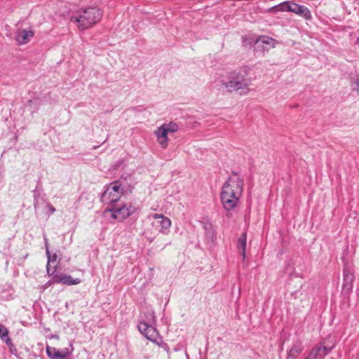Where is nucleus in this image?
Instances as JSON below:
<instances>
[{
	"mask_svg": "<svg viewBox=\"0 0 359 359\" xmlns=\"http://www.w3.org/2000/svg\"><path fill=\"white\" fill-rule=\"evenodd\" d=\"M243 191V180L237 175L230 177L224 184L220 194V200L226 217H231V211L237 207Z\"/></svg>",
	"mask_w": 359,
	"mask_h": 359,
	"instance_id": "f257e3e1",
	"label": "nucleus"
},
{
	"mask_svg": "<svg viewBox=\"0 0 359 359\" xmlns=\"http://www.w3.org/2000/svg\"><path fill=\"white\" fill-rule=\"evenodd\" d=\"M252 79L244 70L233 71L229 73L227 80L219 79V83L229 93L238 92L241 95L249 93Z\"/></svg>",
	"mask_w": 359,
	"mask_h": 359,
	"instance_id": "f03ea898",
	"label": "nucleus"
},
{
	"mask_svg": "<svg viewBox=\"0 0 359 359\" xmlns=\"http://www.w3.org/2000/svg\"><path fill=\"white\" fill-rule=\"evenodd\" d=\"M156 319L154 311L149 310L144 313V317L138 324V330L140 333L148 340L155 343L164 348L168 347L167 344L163 343L162 337H160L156 328Z\"/></svg>",
	"mask_w": 359,
	"mask_h": 359,
	"instance_id": "7ed1b4c3",
	"label": "nucleus"
},
{
	"mask_svg": "<svg viewBox=\"0 0 359 359\" xmlns=\"http://www.w3.org/2000/svg\"><path fill=\"white\" fill-rule=\"evenodd\" d=\"M102 17V12L95 7H89L81 9L70 18L71 22L75 23L78 28L84 30L90 28L97 23Z\"/></svg>",
	"mask_w": 359,
	"mask_h": 359,
	"instance_id": "20e7f679",
	"label": "nucleus"
},
{
	"mask_svg": "<svg viewBox=\"0 0 359 359\" xmlns=\"http://www.w3.org/2000/svg\"><path fill=\"white\" fill-rule=\"evenodd\" d=\"M34 208L36 215L44 214L48 218L55 212V208L45 198L40 197L37 191H34Z\"/></svg>",
	"mask_w": 359,
	"mask_h": 359,
	"instance_id": "39448f33",
	"label": "nucleus"
},
{
	"mask_svg": "<svg viewBox=\"0 0 359 359\" xmlns=\"http://www.w3.org/2000/svg\"><path fill=\"white\" fill-rule=\"evenodd\" d=\"M133 180L130 175L126 177H121V179L114 182V192L121 196H126L132 193L133 187L132 185Z\"/></svg>",
	"mask_w": 359,
	"mask_h": 359,
	"instance_id": "423d86ee",
	"label": "nucleus"
},
{
	"mask_svg": "<svg viewBox=\"0 0 359 359\" xmlns=\"http://www.w3.org/2000/svg\"><path fill=\"white\" fill-rule=\"evenodd\" d=\"M354 279L355 276L353 269L351 266L346 263L343 270L342 292L344 294H348L351 292Z\"/></svg>",
	"mask_w": 359,
	"mask_h": 359,
	"instance_id": "0eeeda50",
	"label": "nucleus"
},
{
	"mask_svg": "<svg viewBox=\"0 0 359 359\" xmlns=\"http://www.w3.org/2000/svg\"><path fill=\"white\" fill-rule=\"evenodd\" d=\"M116 201L117 199L114 198V219L123 221L135 212L136 208L131 205H123L121 207L115 205Z\"/></svg>",
	"mask_w": 359,
	"mask_h": 359,
	"instance_id": "6e6552de",
	"label": "nucleus"
},
{
	"mask_svg": "<svg viewBox=\"0 0 359 359\" xmlns=\"http://www.w3.org/2000/svg\"><path fill=\"white\" fill-rule=\"evenodd\" d=\"M111 184V183L108 185L100 197L102 203L107 205L103 211V217L107 219H112V198H111L112 191H110Z\"/></svg>",
	"mask_w": 359,
	"mask_h": 359,
	"instance_id": "1a4fd4ad",
	"label": "nucleus"
},
{
	"mask_svg": "<svg viewBox=\"0 0 359 359\" xmlns=\"http://www.w3.org/2000/svg\"><path fill=\"white\" fill-rule=\"evenodd\" d=\"M46 350L47 355L50 359H66L67 357L72 353L74 348L71 346L70 348L58 350L55 347L47 346Z\"/></svg>",
	"mask_w": 359,
	"mask_h": 359,
	"instance_id": "9d476101",
	"label": "nucleus"
},
{
	"mask_svg": "<svg viewBox=\"0 0 359 359\" xmlns=\"http://www.w3.org/2000/svg\"><path fill=\"white\" fill-rule=\"evenodd\" d=\"M332 347L329 348L321 344L316 345L304 359H324L331 352Z\"/></svg>",
	"mask_w": 359,
	"mask_h": 359,
	"instance_id": "9b49d317",
	"label": "nucleus"
},
{
	"mask_svg": "<svg viewBox=\"0 0 359 359\" xmlns=\"http://www.w3.org/2000/svg\"><path fill=\"white\" fill-rule=\"evenodd\" d=\"M152 217L155 219H158L157 222L159 224V226L161 227L159 229V231L163 234H168L171 226V220L168 217H165L162 214H153Z\"/></svg>",
	"mask_w": 359,
	"mask_h": 359,
	"instance_id": "f8f14e48",
	"label": "nucleus"
},
{
	"mask_svg": "<svg viewBox=\"0 0 359 359\" xmlns=\"http://www.w3.org/2000/svg\"><path fill=\"white\" fill-rule=\"evenodd\" d=\"M156 137L157 142L162 149H166L168 145V134L169 133L165 129L162 125L156 128L154 132Z\"/></svg>",
	"mask_w": 359,
	"mask_h": 359,
	"instance_id": "ddd939ff",
	"label": "nucleus"
},
{
	"mask_svg": "<svg viewBox=\"0 0 359 359\" xmlns=\"http://www.w3.org/2000/svg\"><path fill=\"white\" fill-rule=\"evenodd\" d=\"M34 35V32L32 29H18L15 33V41L18 44L23 45L29 42L31 38Z\"/></svg>",
	"mask_w": 359,
	"mask_h": 359,
	"instance_id": "4468645a",
	"label": "nucleus"
},
{
	"mask_svg": "<svg viewBox=\"0 0 359 359\" xmlns=\"http://www.w3.org/2000/svg\"><path fill=\"white\" fill-rule=\"evenodd\" d=\"M304 346L302 342L297 339L296 340L287 354V359H296L303 351Z\"/></svg>",
	"mask_w": 359,
	"mask_h": 359,
	"instance_id": "2eb2a0df",
	"label": "nucleus"
},
{
	"mask_svg": "<svg viewBox=\"0 0 359 359\" xmlns=\"http://www.w3.org/2000/svg\"><path fill=\"white\" fill-rule=\"evenodd\" d=\"M290 12L302 16L306 20H310L311 18V13L307 7L299 5L293 2L292 4V8H290Z\"/></svg>",
	"mask_w": 359,
	"mask_h": 359,
	"instance_id": "dca6fc26",
	"label": "nucleus"
},
{
	"mask_svg": "<svg viewBox=\"0 0 359 359\" xmlns=\"http://www.w3.org/2000/svg\"><path fill=\"white\" fill-rule=\"evenodd\" d=\"M46 102L45 97H34L28 101L27 106L29 107L32 114H33L36 112Z\"/></svg>",
	"mask_w": 359,
	"mask_h": 359,
	"instance_id": "f3484780",
	"label": "nucleus"
},
{
	"mask_svg": "<svg viewBox=\"0 0 359 359\" xmlns=\"http://www.w3.org/2000/svg\"><path fill=\"white\" fill-rule=\"evenodd\" d=\"M44 240H45V245H46V253L47 257H48V262L46 264V270H47L48 275L50 276V263L55 262L57 256L56 254H53V255H50L48 245V239L46 236L44 237Z\"/></svg>",
	"mask_w": 359,
	"mask_h": 359,
	"instance_id": "a211bd4d",
	"label": "nucleus"
},
{
	"mask_svg": "<svg viewBox=\"0 0 359 359\" xmlns=\"http://www.w3.org/2000/svg\"><path fill=\"white\" fill-rule=\"evenodd\" d=\"M0 338L8 346L12 345L11 338L8 337V330L3 325L0 324Z\"/></svg>",
	"mask_w": 359,
	"mask_h": 359,
	"instance_id": "6ab92c4d",
	"label": "nucleus"
},
{
	"mask_svg": "<svg viewBox=\"0 0 359 359\" xmlns=\"http://www.w3.org/2000/svg\"><path fill=\"white\" fill-rule=\"evenodd\" d=\"M62 284L67 285H77L81 283V280L79 278H73L69 275L64 274L62 275Z\"/></svg>",
	"mask_w": 359,
	"mask_h": 359,
	"instance_id": "aec40b11",
	"label": "nucleus"
},
{
	"mask_svg": "<svg viewBox=\"0 0 359 359\" xmlns=\"http://www.w3.org/2000/svg\"><path fill=\"white\" fill-rule=\"evenodd\" d=\"M163 127H165V129L169 133H176L179 130V125L173 121H170L169 123H165L162 124Z\"/></svg>",
	"mask_w": 359,
	"mask_h": 359,
	"instance_id": "412c9836",
	"label": "nucleus"
},
{
	"mask_svg": "<svg viewBox=\"0 0 359 359\" xmlns=\"http://www.w3.org/2000/svg\"><path fill=\"white\" fill-rule=\"evenodd\" d=\"M238 247L242 250V254L243 257H245V249H246V234L243 233L238 238Z\"/></svg>",
	"mask_w": 359,
	"mask_h": 359,
	"instance_id": "4be33fe9",
	"label": "nucleus"
},
{
	"mask_svg": "<svg viewBox=\"0 0 359 359\" xmlns=\"http://www.w3.org/2000/svg\"><path fill=\"white\" fill-rule=\"evenodd\" d=\"M261 41L263 44L271 45L272 48L275 47L276 40L268 36H263L256 40V43Z\"/></svg>",
	"mask_w": 359,
	"mask_h": 359,
	"instance_id": "5701e85b",
	"label": "nucleus"
},
{
	"mask_svg": "<svg viewBox=\"0 0 359 359\" xmlns=\"http://www.w3.org/2000/svg\"><path fill=\"white\" fill-rule=\"evenodd\" d=\"M62 275L63 273H54V271L50 273V276H52V280L53 282V283H62Z\"/></svg>",
	"mask_w": 359,
	"mask_h": 359,
	"instance_id": "b1692460",
	"label": "nucleus"
},
{
	"mask_svg": "<svg viewBox=\"0 0 359 359\" xmlns=\"http://www.w3.org/2000/svg\"><path fill=\"white\" fill-rule=\"evenodd\" d=\"M292 4L291 1H285L283 3H281L279 4V10L283 12L285 11H290V8H292Z\"/></svg>",
	"mask_w": 359,
	"mask_h": 359,
	"instance_id": "393cba45",
	"label": "nucleus"
},
{
	"mask_svg": "<svg viewBox=\"0 0 359 359\" xmlns=\"http://www.w3.org/2000/svg\"><path fill=\"white\" fill-rule=\"evenodd\" d=\"M353 90L357 91L358 93H359V77L356 79L354 83Z\"/></svg>",
	"mask_w": 359,
	"mask_h": 359,
	"instance_id": "a878e982",
	"label": "nucleus"
},
{
	"mask_svg": "<svg viewBox=\"0 0 359 359\" xmlns=\"http://www.w3.org/2000/svg\"><path fill=\"white\" fill-rule=\"evenodd\" d=\"M53 284H54V283L51 279L43 285V288L45 290V289L48 288V287H50Z\"/></svg>",
	"mask_w": 359,
	"mask_h": 359,
	"instance_id": "bb28decb",
	"label": "nucleus"
},
{
	"mask_svg": "<svg viewBox=\"0 0 359 359\" xmlns=\"http://www.w3.org/2000/svg\"><path fill=\"white\" fill-rule=\"evenodd\" d=\"M356 43L359 44V36L358 37V39H356Z\"/></svg>",
	"mask_w": 359,
	"mask_h": 359,
	"instance_id": "cd10ccee",
	"label": "nucleus"
}]
</instances>
